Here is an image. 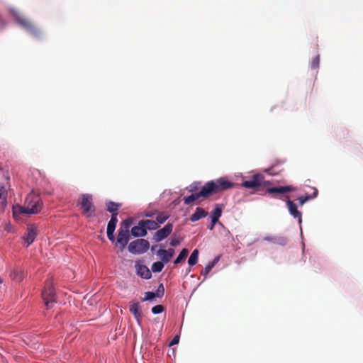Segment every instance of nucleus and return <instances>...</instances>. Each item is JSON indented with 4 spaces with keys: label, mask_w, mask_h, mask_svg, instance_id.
I'll return each instance as SVG.
<instances>
[{
    "label": "nucleus",
    "mask_w": 363,
    "mask_h": 363,
    "mask_svg": "<svg viewBox=\"0 0 363 363\" xmlns=\"http://www.w3.org/2000/svg\"><path fill=\"white\" fill-rule=\"evenodd\" d=\"M234 183L229 181L225 177H220L216 180L208 181L202 186L199 192L184 197V202L186 205H189L200 197L208 198L213 194L232 189Z\"/></svg>",
    "instance_id": "f257e3e1"
},
{
    "label": "nucleus",
    "mask_w": 363,
    "mask_h": 363,
    "mask_svg": "<svg viewBox=\"0 0 363 363\" xmlns=\"http://www.w3.org/2000/svg\"><path fill=\"white\" fill-rule=\"evenodd\" d=\"M43 202L39 195L30 194L26 199L24 206H18V211L22 214H36L40 211Z\"/></svg>",
    "instance_id": "f03ea898"
},
{
    "label": "nucleus",
    "mask_w": 363,
    "mask_h": 363,
    "mask_svg": "<svg viewBox=\"0 0 363 363\" xmlns=\"http://www.w3.org/2000/svg\"><path fill=\"white\" fill-rule=\"evenodd\" d=\"M132 224L130 219H126L121 222L118 230L116 245L121 246V250H123L130 240V228Z\"/></svg>",
    "instance_id": "7ed1b4c3"
},
{
    "label": "nucleus",
    "mask_w": 363,
    "mask_h": 363,
    "mask_svg": "<svg viewBox=\"0 0 363 363\" xmlns=\"http://www.w3.org/2000/svg\"><path fill=\"white\" fill-rule=\"evenodd\" d=\"M267 184L268 182L264 180V177L262 174H255L250 179L243 181L241 183V186L256 191L261 186H267Z\"/></svg>",
    "instance_id": "20e7f679"
},
{
    "label": "nucleus",
    "mask_w": 363,
    "mask_h": 363,
    "mask_svg": "<svg viewBox=\"0 0 363 363\" xmlns=\"http://www.w3.org/2000/svg\"><path fill=\"white\" fill-rule=\"evenodd\" d=\"M92 200L91 194H82L81 196L80 205L82 213L88 218L94 216L96 210Z\"/></svg>",
    "instance_id": "39448f33"
},
{
    "label": "nucleus",
    "mask_w": 363,
    "mask_h": 363,
    "mask_svg": "<svg viewBox=\"0 0 363 363\" xmlns=\"http://www.w3.org/2000/svg\"><path fill=\"white\" fill-rule=\"evenodd\" d=\"M17 23L22 26L27 32H28L33 37L40 38L41 36V31L37 28L30 21L24 16H18L16 17Z\"/></svg>",
    "instance_id": "423d86ee"
},
{
    "label": "nucleus",
    "mask_w": 363,
    "mask_h": 363,
    "mask_svg": "<svg viewBox=\"0 0 363 363\" xmlns=\"http://www.w3.org/2000/svg\"><path fill=\"white\" fill-rule=\"evenodd\" d=\"M297 189L296 186L288 185V186H279L275 187H271L267 189V192L269 194L274 195V197L278 198L283 201H286L285 196H288L286 194L289 192L294 191Z\"/></svg>",
    "instance_id": "0eeeda50"
},
{
    "label": "nucleus",
    "mask_w": 363,
    "mask_h": 363,
    "mask_svg": "<svg viewBox=\"0 0 363 363\" xmlns=\"http://www.w3.org/2000/svg\"><path fill=\"white\" fill-rule=\"evenodd\" d=\"M150 243L145 239H137L131 242L128 245V251L134 255L143 254L148 250Z\"/></svg>",
    "instance_id": "6e6552de"
},
{
    "label": "nucleus",
    "mask_w": 363,
    "mask_h": 363,
    "mask_svg": "<svg viewBox=\"0 0 363 363\" xmlns=\"http://www.w3.org/2000/svg\"><path fill=\"white\" fill-rule=\"evenodd\" d=\"M42 298L47 308H51L52 306V303L55 302V293L50 282L46 283V285L42 291Z\"/></svg>",
    "instance_id": "1a4fd4ad"
},
{
    "label": "nucleus",
    "mask_w": 363,
    "mask_h": 363,
    "mask_svg": "<svg viewBox=\"0 0 363 363\" xmlns=\"http://www.w3.org/2000/svg\"><path fill=\"white\" fill-rule=\"evenodd\" d=\"M173 230V225L172 223H167L162 229L158 230L153 235V240L156 242H159L166 238H167Z\"/></svg>",
    "instance_id": "9d476101"
},
{
    "label": "nucleus",
    "mask_w": 363,
    "mask_h": 363,
    "mask_svg": "<svg viewBox=\"0 0 363 363\" xmlns=\"http://www.w3.org/2000/svg\"><path fill=\"white\" fill-rule=\"evenodd\" d=\"M286 200L285 201L290 214L298 220L299 223L302 222V214L297 208V205L289 199V196H285Z\"/></svg>",
    "instance_id": "9b49d317"
},
{
    "label": "nucleus",
    "mask_w": 363,
    "mask_h": 363,
    "mask_svg": "<svg viewBox=\"0 0 363 363\" xmlns=\"http://www.w3.org/2000/svg\"><path fill=\"white\" fill-rule=\"evenodd\" d=\"M37 236V227L34 225L27 226L26 233L23 236V240L27 243V247L31 245Z\"/></svg>",
    "instance_id": "f8f14e48"
},
{
    "label": "nucleus",
    "mask_w": 363,
    "mask_h": 363,
    "mask_svg": "<svg viewBox=\"0 0 363 363\" xmlns=\"http://www.w3.org/2000/svg\"><path fill=\"white\" fill-rule=\"evenodd\" d=\"M129 308L130 312L134 315V318L140 324L142 319V312L140 310V303L138 301H133L130 302Z\"/></svg>",
    "instance_id": "ddd939ff"
},
{
    "label": "nucleus",
    "mask_w": 363,
    "mask_h": 363,
    "mask_svg": "<svg viewBox=\"0 0 363 363\" xmlns=\"http://www.w3.org/2000/svg\"><path fill=\"white\" fill-rule=\"evenodd\" d=\"M130 233L133 237H145L147 232L144 226L143 220H140L138 225L134 226L130 230Z\"/></svg>",
    "instance_id": "4468645a"
},
{
    "label": "nucleus",
    "mask_w": 363,
    "mask_h": 363,
    "mask_svg": "<svg viewBox=\"0 0 363 363\" xmlns=\"http://www.w3.org/2000/svg\"><path fill=\"white\" fill-rule=\"evenodd\" d=\"M7 186L0 182V209L4 210L7 205Z\"/></svg>",
    "instance_id": "2eb2a0df"
},
{
    "label": "nucleus",
    "mask_w": 363,
    "mask_h": 363,
    "mask_svg": "<svg viewBox=\"0 0 363 363\" xmlns=\"http://www.w3.org/2000/svg\"><path fill=\"white\" fill-rule=\"evenodd\" d=\"M25 271L21 267H15L11 272V278L16 281L21 282L25 277Z\"/></svg>",
    "instance_id": "dca6fc26"
},
{
    "label": "nucleus",
    "mask_w": 363,
    "mask_h": 363,
    "mask_svg": "<svg viewBox=\"0 0 363 363\" xmlns=\"http://www.w3.org/2000/svg\"><path fill=\"white\" fill-rule=\"evenodd\" d=\"M135 267L137 274L140 277L148 279L152 277L151 272L145 265L138 264Z\"/></svg>",
    "instance_id": "f3484780"
},
{
    "label": "nucleus",
    "mask_w": 363,
    "mask_h": 363,
    "mask_svg": "<svg viewBox=\"0 0 363 363\" xmlns=\"http://www.w3.org/2000/svg\"><path fill=\"white\" fill-rule=\"evenodd\" d=\"M208 215V212L200 207L196 208L195 212L191 216L190 220L191 222H196L203 218H205Z\"/></svg>",
    "instance_id": "a211bd4d"
},
{
    "label": "nucleus",
    "mask_w": 363,
    "mask_h": 363,
    "mask_svg": "<svg viewBox=\"0 0 363 363\" xmlns=\"http://www.w3.org/2000/svg\"><path fill=\"white\" fill-rule=\"evenodd\" d=\"M106 211L111 213L112 214H116L118 216V210L121 206V203H116L113 201H108L106 203Z\"/></svg>",
    "instance_id": "6ab92c4d"
},
{
    "label": "nucleus",
    "mask_w": 363,
    "mask_h": 363,
    "mask_svg": "<svg viewBox=\"0 0 363 363\" xmlns=\"http://www.w3.org/2000/svg\"><path fill=\"white\" fill-rule=\"evenodd\" d=\"M223 206L220 204H216L211 215V218L213 220V223H217L218 221L219 218L221 216Z\"/></svg>",
    "instance_id": "aec40b11"
},
{
    "label": "nucleus",
    "mask_w": 363,
    "mask_h": 363,
    "mask_svg": "<svg viewBox=\"0 0 363 363\" xmlns=\"http://www.w3.org/2000/svg\"><path fill=\"white\" fill-rule=\"evenodd\" d=\"M318 191L316 188H313V193L312 195H305L303 196H300L298 198L299 203L301 206H303L306 201H309L310 199H314L318 196Z\"/></svg>",
    "instance_id": "412c9836"
},
{
    "label": "nucleus",
    "mask_w": 363,
    "mask_h": 363,
    "mask_svg": "<svg viewBox=\"0 0 363 363\" xmlns=\"http://www.w3.org/2000/svg\"><path fill=\"white\" fill-rule=\"evenodd\" d=\"M144 223V226L146 229V231L147 230H156L159 228V224L152 220H143Z\"/></svg>",
    "instance_id": "4be33fe9"
},
{
    "label": "nucleus",
    "mask_w": 363,
    "mask_h": 363,
    "mask_svg": "<svg viewBox=\"0 0 363 363\" xmlns=\"http://www.w3.org/2000/svg\"><path fill=\"white\" fill-rule=\"evenodd\" d=\"M117 223L118 218L116 217V214H111V219L108 223L107 230L115 231Z\"/></svg>",
    "instance_id": "5701e85b"
},
{
    "label": "nucleus",
    "mask_w": 363,
    "mask_h": 363,
    "mask_svg": "<svg viewBox=\"0 0 363 363\" xmlns=\"http://www.w3.org/2000/svg\"><path fill=\"white\" fill-rule=\"evenodd\" d=\"M198 257H199V250L197 249H195L192 253L191 254L189 260L188 264L190 266L195 265L198 262Z\"/></svg>",
    "instance_id": "b1692460"
},
{
    "label": "nucleus",
    "mask_w": 363,
    "mask_h": 363,
    "mask_svg": "<svg viewBox=\"0 0 363 363\" xmlns=\"http://www.w3.org/2000/svg\"><path fill=\"white\" fill-rule=\"evenodd\" d=\"M189 250L186 248H184L181 252L179 253V256L177 257V259L174 260V264H178L180 262H182L188 255Z\"/></svg>",
    "instance_id": "393cba45"
},
{
    "label": "nucleus",
    "mask_w": 363,
    "mask_h": 363,
    "mask_svg": "<svg viewBox=\"0 0 363 363\" xmlns=\"http://www.w3.org/2000/svg\"><path fill=\"white\" fill-rule=\"evenodd\" d=\"M164 268L162 262H155L152 264L151 269L153 272H160Z\"/></svg>",
    "instance_id": "a878e982"
},
{
    "label": "nucleus",
    "mask_w": 363,
    "mask_h": 363,
    "mask_svg": "<svg viewBox=\"0 0 363 363\" xmlns=\"http://www.w3.org/2000/svg\"><path fill=\"white\" fill-rule=\"evenodd\" d=\"M169 218V215L165 213H160L156 217V222L158 224L164 223Z\"/></svg>",
    "instance_id": "bb28decb"
},
{
    "label": "nucleus",
    "mask_w": 363,
    "mask_h": 363,
    "mask_svg": "<svg viewBox=\"0 0 363 363\" xmlns=\"http://www.w3.org/2000/svg\"><path fill=\"white\" fill-rule=\"evenodd\" d=\"M214 266H215V262H209L206 266L204 269L201 271V275L206 277L208 274V273L211 272V270L214 267Z\"/></svg>",
    "instance_id": "cd10ccee"
},
{
    "label": "nucleus",
    "mask_w": 363,
    "mask_h": 363,
    "mask_svg": "<svg viewBox=\"0 0 363 363\" xmlns=\"http://www.w3.org/2000/svg\"><path fill=\"white\" fill-rule=\"evenodd\" d=\"M157 256L160 257L163 263H167L171 260V257L167 254H164L160 252V249L157 252Z\"/></svg>",
    "instance_id": "c85d7f7f"
},
{
    "label": "nucleus",
    "mask_w": 363,
    "mask_h": 363,
    "mask_svg": "<svg viewBox=\"0 0 363 363\" xmlns=\"http://www.w3.org/2000/svg\"><path fill=\"white\" fill-rule=\"evenodd\" d=\"M156 297L155 292L147 291L145 294V297L142 298V301H150Z\"/></svg>",
    "instance_id": "c756f323"
},
{
    "label": "nucleus",
    "mask_w": 363,
    "mask_h": 363,
    "mask_svg": "<svg viewBox=\"0 0 363 363\" xmlns=\"http://www.w3.org/2000/svg\"><path fill=\"white\" fill-rule=\"evenodd\" d=\"M164 311V307L162 305H157L152 308V312L154 314H159Z\"/></svg>",
    "instance_id": "7c9ffc66"
},
{
    "label": "nucleus",
    "mask_w": 363,
    "mask_h": 363,
    "mask_svg": "<svg viewBox=\"0 0 363 363\" xmlns=\"http://www.w3.org/2000/svg\"><path fill=\"white\" fill-rule=\"evenodd\" d=\"M319 63H320V58H319V56H316L315 57L312 62H311V68L313 69H316L318 68L319 67Z\"/></svg>",
    "instance_id": "2f4dec72"
},
{
    "label": "nucleus",
    "mask_w": 363,
    "mask_h": 363,
    "mask_svg": "<svg viewBox=\"0 0 363 363\" xmlns=\"http://www.w3.org/2000/svg\"><path fill=\"white\" fill-rule=\"evenodd\" d=\"M164 288L162 284H160L157 292H155V295L157 297H162L164 295Z\"/></svg>",
    "instance_id": "473e14b6"
},
{
    "label": "nucleus",
    "mask_w": 363,
    "mask_h": 363,
    "mask_svg": "<svg viewBox=\"0 0 363 363\" xmlns=\"http://www.w3.org/2000/svg\"><path fill=\"white\" fill-rule=\"evenodd\" d=\"M160 252L164 254H167L171 258L174 256L175 252L173 248H169L168 250L160 249Z\"/></svg>",
    "instance_id": "72a5a7b5"
},
{
    "label": "nucleus",
    "mask_w": 363,
    "mask_h": 363,
    "mask_svg": "<svg viewBox=\"0 0 363 363\" xmlns=\"http://www.w3.org/2000/svg\"><path fill=\"white\" fill-rule=\"evenodd\" d=\"M106 233H107V237H108V240L113 242L115 241V237L113 235L114 231L107 230Z\"/></svg>",
    "instance_id": "f704fd0d"
},
{
    "label": "nucleus",
    "mask_w": 363,
    "mask_h": 363,
    "mask_svg": "<svg viewBox=\"0 0 363 363\" xmlns=\"http://www.w3.org/2000/svg\"><path fill=\"white\" fill-rule=\"evenodd\" d=\"M179 341V337L178 335L174 337V338L172 340V341L169 343V346H172L174 345H176Z\"/></svg>",
    "instance_id": "c9c22d12"
},
{
    "label": "nucleus",
    "mask_w": 363,
    "mask_h": 363,
    "mask_svg": "<svg viewBox=\"0 0 363 363\" xmlns=\"http://www.w3.org/2000/svg\"><path fill=\"white\" fill-rule=\"evenodd\" d=\"M179 244V240H177V239H172L170 242V245L172 246V247H175L177 245H178Z\"/></svg>",
    "instance_id": "e433bc0d"
},
{
    "label": "nucleus",
    "mask_w": 363,
    "mask_h": 363,
    "mask_svg": "<svg viewBox=\"0 0 363 363\" xmlns=\"http://www.w3.org/2000/svg\"><path fill=\"white\" fill-rule=\"evenodd\" d=\"M216 224V223H213V219H211V225H208V229H209V230H213Z\"/></svg>",
    "instance_id": "4c0bfd02"
},
{
    "label": "nucleus",
    "mask_w": 363,
    "mask_h": 363,
    "mask_svg": "<svg viewBox=\"0 0 363 363\" xmlns=\"http://www.w3.org/2000/svg\"><path fill=\"white\" fill-rule=\"evenodd\" d=\"M4 179L6 181V184H8L9 180V177L8 175H6V176L4 175Z\"/></svg>",
    "instance_id": "58836bf2"
},
{
    "label": "nucleus",
    "mask_w": 363,
    "mask_h": 363,
    "mask_svg": "<svg viewBox=\"0 0 363 363\" xmlns=\"http://www.w3.org/2000/svg\"><path fill=\"white\" fill-rule=\"evenodd\" d=\"M264 240H266L267 241H274V238H269V237L265 238Z\"/></svg>",
    "instance_id": "ea45409f"
},
{
    "label": "nucleus",
    "mask_w": 363,
    "mask_h": 363,
    "mask_svg": "<svg viewBox=\"0 0 363 363\" xmlns=\"http://www.w3.org/2000/svg\"><path fill=\"white\" fill-rule=\"evenodd\" d=\"M196 186H191V189L189 190L190 191H196Z\"/></svg>",
    "instance_id": "a19ab883"
},
{
    "label": "nucleus",
    "mask_w": 363,
    "mask_h": 363,
    "mask_svg": "<svg viewBox=\"0 0 363 363\" xmlns=\"http://www.w3.org/2000/svg\"><path fill=\"white\" fill-rule=\"evenodd\" d=\"M218 259H219V257H216L214 259V260H213L212 262H215V264H216L218 262Z\"/></svg>",
    "instance_id": "79ce46f5"
},
{
    "label": "nucleus",
    "mask_w": 363,
    "mask_h": 363,
    "mask_svg": "<svg viewBox=\"0 0 363 363\" xmlns=\"http://www.w3.org/2000/svg\"><path fill=\"white\" fill-rule=\"evenodd\" d=\"M157 247V246H152V250H155V247Z\"/></svg>",
    "instance_id": "37998d69"
},
{
    "label": "nucleus",
    "mask_w": 363,
    "mask_h": 363,
    "mask_svg": "<svg viewBox=\"0 0 363 363\" xmlns=\"http://www.w3.org/2000/svg\"><path fill=\"white\" fill-rule=\"evenodd\" d=\"M2 283V279L0 278V284Z\"/></svg>",
    "instance_id": "c03bdc74"
}]
</instances>
